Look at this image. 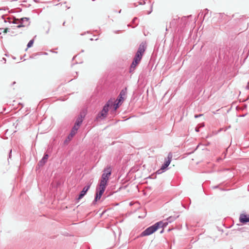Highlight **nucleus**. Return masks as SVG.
Returning <instances> with one entry per match:
<instances>
[{
  "instance_id": "f257e3e1",
  "label": "nucleus",
  "mask_w": 249,
  "mask_h": 249,
  "mask_svg": "<svg viewBox=\"0 0 249 249\" xmlns=\"http://www.w3.org/2000/svg\"><path fill=\"white\" fill-rule=\"evenodd\" d=\"M167 225V222H163L162 221L157 222L154 225L150 226L143 231L141 233V236H145L151 235L156 231L158 229L160 228H163L164 227H166Z\"/></svg>"
},
{
  "instance_id": "f03ea898",
  "label": "nucleus",
  "mask_w": 249,
  "mask_h": 249,
  "mask_svg": "<svg viewBox=\"0 0 249 249\" xmlns=\"http://www.w3.org/2000/svg\"><path fill=\"white\" fill-rule=\"evenodd\" d=\"M111 169L110 166H107L104 170V173L102 175L101 179L99 184L101 186L106 187L109 178L111 175Z\"/></svg>"
},
{
  "instance_id": "7ed1b4c3",
  "label": "nucleus",
  "mask_w": 249,
  "mask_h": 249,
  "mask_svg": "<svg viewBox=\"0 0 249 249\" xmlns=\"http://www.w3.org/2000/svg\"><path fill=\"white\" fill-rule=\"evenodd\" d=\"M18 20L19 24L17 26L18 28H20L21 27H25L29 25V18H20L19 20L15 19L12 21H9L10 22L13 23H17V21Z\"/></svg>"
},
{
  "instance_id": "20e7f679",
  "label": "nucleus",
  "mask_w": 249,
  "mask_h": 249,
  "mask_svg": "<svg viewBox=\"0 0 249 249\" xmlns=\"http://www.w3.org/2000/svg\"><path fill=\"white\" fill-rule=\"evenodd\" d=\"M142 56L136 53V55L134 57V58L133 59V61L131 64V67L130 68V72H132L134 70V69H135V68L136 67L137 65L140 62V61L142 59Z\"/></svg>"
},
{
  "instance_id": "39448f33",
  "label": "nucleus",
  "mask_w": 249,
  "mask_h": 249,
  "mask_svg": "<svg viewBox=\"0 0 249 249\" xmlns=\"http://www.w3.org/2000/svg\"><path fill=\"white\" fill-rule=\"evenodd\" d=\"M186 20V18H182L181 19H179V18L178 16H176L173 17V19L170 22V27H175L177 25L178 23L179 22H183Z\"/></svg>"
},
{
  "instance_id": "423d86ee",
  "label": "nucleus",
  "mask_w": 249,
  "mask_h": 249,
  "mask_svg": "<svg viewBox=\"0 0 249 249\" xmlns=\"http://www.w3.org/2000/svg\"><path fill=\"white\" fill-rule=\"evenodd\" d=\"M106 189V187L101 186L99 185V188H97L96 189V194L94 199L95 201H97L98 200H99L103 194L104 193L105 190Z\"/></svg>"
},
{
  "instance_id": "0eeeda50",
  "label": "nucleus",
  "mask_w": 249,
  "mask_h": 249,
  "mask_svg": "<svg viewBox=\"0 0 249 249\" xmlns=\"http://www.w3.org/2000/svg\"><path fill=\"white\" fill-rule=\"evenodd\" d=\"M172 157H173V155H172V153L170 152L168 155L167 160H166L164 163L162 165V166L161 167V169L164 170V169H166L169 166V165L170 164V163L171 161Z\"/></svg>"
},
{
  "instance_id": "6e6552de",
  "label": "nucleus",
  "mask_w": 249,
  "mask_h": 249,
  "mask_svg": "<svg viewBox=\"0 0 249 249\" xmlns=\"http://www.w3.org/2000/svg\"><path fill=\"white\" fill-rule=\"evenodd\" d=\"M126 88H125L124 89H123L119 95L118 99H117L118 102H119V103H122V102L124 101L126 94Z\"/></svg>"
},
{
  "instance_id": "1a4fd4ad",
  "label": "nucleus",
  "mask_w": 249,
  "mask_h": 249,
  "mask_svg": "<svg viewBox=\"0 0 249 249\" xmlns=\"http://www.w3.org/2000/svg\"><path fill=\"white\" fill-rule=\"evenodd\" d=\"M91 184V183H89L88 185H87L86 186L84 187L83 190L81 192L80 195H79V196L77 198L78 200L81 199L85 195L87 191L89 189Z\"/></svg>"
},
{
  "instance_id": "9d476101",
  "label": "nucleus",
  "mask_w": 249,
  "mask_h": 249,
  "mask_svg": "<svg viewBox=\"0 0 249 249\" xmlns=\"http://www.w3.org/2000/svg\"><path fill=\"white\" fill-rule=\"evenodd\" d=\"M146 46L145 43L142 42L139 46L138 50L136 53V54H138L141 56H142L143 53H144Z\"/></svg>"
},
{
  "instance_id": "9b49d317",
  "label": "nucleus",
  "mask_w": 249,
  "mask_h": 249,
  "mask_svg": "<svg viewBox=\"0 0 249 249\" xmlns=\"http://www.w3.org/2000/svg\"><path fill=\"white\" fill-rule=\"evenodd\" d=\"M239 220L242 223H246L249 222V216L245 214H241L240 215Z\"/></svg>"
},
{
  "instance_id": "f8f14e48",
  "label": "nucleus",
  "mask_w": 249,
  "mask_h": 249,
  "mask_svg": "<svg viewBox=\"0 0 249 249\" xmlns=\"http://www.w3.org/2000/svg\"><path fill=\"white\" fill-rule=\"evenodd\" d=\"M78 129H77V128H76L75 126H73L71 130V132L70 133V134L69 135V136H68V139L69 140V141H70L72 139V138H73V137L75 135V134L77 132V131L78 130Z\"/></svg>"
},
{
  "instance_id": "ddd939ff",
  "label": "nucleus",
  "mask_w": 249,
  "mask_h": 249,
  "mask_svg": "<svg viewBox=\"0 0 249 249\" xmlns=\"http://www.w3.org/2000/svg\"><path fill=\"white\" fill-rule=\"evenodd\" d=\"M49 155L47 154H45L41 160L39 162V164L41 166L43 165L47 161Z\"/></svg>"
},
{
  "instance_id": "4468645a",
  "label": "nucleus",
  "mask_w": 249,
  "mask_h": 249,
  "mask_svg": "<svg viewBox=\"0 0 249 249\" xmlns=\"http://www.w3.org/2000/svg\"><path fill=\"white\" fill-rule=\"evenodd\" d=\"M82 122H83V119H82V116L78 117L77 119L73 126H75L76 128H77V129H79V127L80 125L81 124Z\"/></svg>"
},
{
  "instance_id": "2eb2a0df",
  "label": "nucleus",
  "mask_w": 249,
  "mask_h": 249,
  "mask_svg": "<svg viewBox=\"0 0 249 249\" xmlns=\"http://www.w3.org/2000/svg\"><path fill=\"white\" fill-rule=\"evenodd\" d=\"M107 112H104L103 110H102V111L97 115L96 119L97 120L99 119H102L107 116Z\"/></svg>"
},
{
  "instance_id": "dca6fc26",
  "label": "nucleus",
  "mask_w": 249,
  "mask_h": 249,
  "mask_svg": "<svg viewBox=\"0 0 249 249\" xmlns=\"http://www.w3.org/2000/svg\"><path fill=\"white\" fill-rule=\"evenodd\" d=\"M178 217V216H171L169 217L166 220L167 221V223H171L172 222L174 221ZM163 222H167V221H163Z\"/></svg>"
},
{
  "instance_id": "f3484780",
  "label": "nucleus",
  "mask_w": 249,
  "mask_h": 249,
  "mask_svg": "<svg viewBox=\"0 0 249 249\" xmlns=\"http://www.w3.org/2000/svg\"><path fill=\"white\" fill-rule=\"evenodd\" d=\"M110 106V101H109L104 107L102 110L104 112H107L108 110V107Z\"/></svg>"
},
{
  "instance_id": "a211bd4d",
  "label": "nucleus",
  "mask_w": 249,
  "mask_h": 249,
  "mask_svg": "<svg viewBox=\"0 0 249 249\" xmlns=\"http://www.w3.org/2000/svg\"><path fill=\"white\" fill-rule=\"evenodd\" d=\"M34 43V40H31L27 44V48H30L33 46Z\"/></svg>"
},
{
  "instance_id": "6ab92c4d",
  "label": "nucleus",
  "mask_w": 249,
  "mask_h": 249,
  "mask_svg": "<svg viewBox=\"0 0 249 249\" xmlns=\"http://www.w3.org/2000/svg\"><path fill=\"white\" fill-rule=\"evenodd\" d=\"M122 103H119V102H118L116 104H115L114 105V110H116L117 109V108L119 107V104H121Z\"/></svg>"
},
{
  "instance_id": "aec40b11",
  "label": "nucleus",
  "mask_w": 249,
  "mask_h": 249,
  "mask_svg": "<svg viewBox=\"0 0 249 249\" xmlns=\"http://www.w3.org/2000/svg\"><path fill=\"white\" fill-rule=\"evenodd\" d=\"M202 115V114L195 115V117L196 118H198V117H200V116H201Z\"/></svg>"
},
{
  "instance_id": "412c9836",
  "label": "nucleus",
  "mask_w": 249,
  "mask_h": 249,
  "mask_svg": "<svg viewBox=\"0 0 249 249\" xmlns=\"http://www.w3.org/2000/svg\"><path fill=\"white\" fill-rule=\"evenodd\" d=\"M8 31V29L6 28L4 30V33H7Z\"/></svg>"
},
{
  "instance_id": "4be33fe9",
  "label": "nucleus",
  "mask_w": 249,
  "mask_h": 249,
  "mask_svg": "<svg viewBox=\"0 0 249 249\" xmlns=\"http://www.w3.org/2000/svg\"><path fill=\"white\" fill-rule=\"evenodd\" d=\"M11 152H12V150H10V154H9V158H11Z\"/></svg>"
},
{
  "instance_id": "5701e85b",
  "label": "nucleus",
  "mask_w": 249,
  "mask_h": 249,
  "mask_svg": "<svg viewBox=\"0 0 249 249\" xmlns=\"http://www.w3.org/2000/svg\"><path fill=\"white\" fill-rule=\"evenodd\" d=\"M196 131L197 132L199 131V129L198 128H196Z\"/></svg>"
},
{
  "instance_id": "b1692460",
  "label": "nucleus",
  "mask_w": 249,
  "mask_h": 249,
  "mask_svg": "<svg viewBox=\"0 0 249 249\" xmlns=\"http://www.w3.org/2000/svg\"><path fill=\"white\" fill-rule=\"evenodd\" d=\"M65 24H66V22L64 21L63 23V26H65Z\"/></svg>"
},
{
  "instance_id": "393cba45",
  "label": "nucleus",
  "mask_w": 249,
  "mask_h": 249,
  "mask_svg": "<svg viewBox=\"0 0 249 249\" xmlns=\"http://www.w3.org/2000/svg\"><path fill=\"white\" fill-rule=\"evenodd\" d=\"M163 229H162V230L161 231L160 233H162V232H163Z\"/></svg>"
},
{
  "instance_id": "a878e982",
  "label": "nucleus",
  "mask_w": 249,
  "mask_h": 249,
  "mask_svg": "<svg viewBox=\"0 0 249 249\" xmlns=\"http://www.w3.org/2000/svg\"><path fill=\"white\" fill-rule=\"evenodd\" d=\"M121 10H120L119 11V13H121Z\"/></svg>"
},
{
  "instance_id": "bb28decb",
  "label": "nucleus",
  "mask_w": 249,
  "mask_h": 249,
  "mask_svg": "<svg viewBox=\"0 0 249 249\" xmlns=\"http://www.w3.org/2000/svg\"><path fill=\"white\" fill-rule=\"evenodd\" d=\"M135 19H137V18H134V19H133V20H135Z\"/></svg>"
},
{
  "instance_id": "cd10ccee",
  "label": "nucleus",
  "mask_w": 249,
  "mask_h": 249,
  "mask_svg": "<svg viewBox=\"0 0 249 249\" xmlns=\"http://www.w3.org/2000/svg\"><path fill=\"white\" fill-rule=\"evenodd\" d=\"M135 19H137V18H134V19H133V20H135Z\"/></svg>"
},
{
  "instance_id": "c85d7f7f",
  "label": "nucleus",
  "mask_w": 249,
  "mask_h": 249,
  "mask_svg": "<svg viewBox=\"0 0 249 249\" xmlns=\"http://www.w3.org/2000/svg\"><path fill=\"white\" fill-rule=\"evenodd\" d=\"M135 19H137V18H134V19H133V20H135Z\"/></svg>"
},
{
  "instance_id": "c756f323",
  "label": "nucleus",
  "mask_w": 249,
  "mask_h": 249,
  "mask_svg": "<svg viewBox=\"0 0 249 249\" xmlns=\"http://www.w3.org/2000/svg\"><path fill=\"white\" fill-rule=\"evenodd\" d=\"M15 83H16V82H14L13 84H15Z\"/></svg>"
}]
</instances>
